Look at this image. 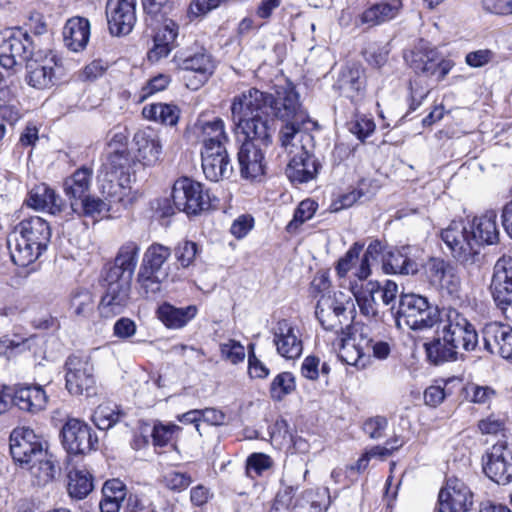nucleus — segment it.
<instances>
[{
	"mask_svg": "<svg viewBox=\"0 0 512 512\" xmlns=\"http://www.w3.org/2000/svg\"><path fill=\"white\" fill-rule=\"evenodd\" d=\"M270 94L251 87L234 96L231 102V119L238 137H252L271 143L272 129L262 113L269 106Z\"/></svg>",
	"mask_w": 512,
	"mask_h": 512,
	"instance_id": "nucleus-1",
	"label": "nucleus"
},
{
	"mask_svg": "<svg viewBox=\"0 0 512 512\" xmlns=\"http://www.w3.org/2000/svg\"><path fill=\"white\" fill-rule=\"evenodd\" d=\"M50 237V226L43 218L35 216L21 221L8 238L12 261L22 267L33 263L46 250Z\"/></svg>",
	"mask_w": 512,
	"mask_h": 512,
	"instance_id": "nucleus-2",
	"label": "nucleus"
},
{
	"mask_svg": "<svg viewBox=\"0 0 512 512\" xmlns=\"http://www.w3.org/2000/svg\"><path fill=\"white\" fill-rule=\"evenodd\" d=\"M334 331L336 337L332 344L342 362L358 369H365L371 364V338L352 323Z\"/></svg>",
	"mask_w": 512,
	"mask_h": 512,
	"instance_id": "nucleus-3",
	"label": "nucleus"
},
{
	"mask_svg": "<svg viewBox=\"0 0 512 512\" xmlns=\"http://www.w3.org/2000/svg\"><path fill=\"white\" fill-rule=\"evenodd\" d=\"M442 310L429 304L427 298L414 293L400 296L396 313L398 328L424 330L434 327L441 319Z\"/></svg>",
	"mask_w": 512,
	"mask_h": 512,
	"instance_id": "nucleus-4",
	"label": "nucleus"
},
{
	"mask_svg": "<svg viewBox=\"0 0 512 512\" xmlns=\"http://www.w3.org/2000/svg\"><path fill=\"white\" fill-rule=\"evenodd\" d=\"M353 309L354 303L349 293L328 291L318 299L315 314L324 329L337 330L346 323H351L347 312H352Z\"/></svg>",
	"mask_w": 512,
	"mask_h": 512,
	"instance_id": "nucleus-5",
	"label": "nucleus"
},
{
	"mask_svg": "<svg viewBox=\"0 0 512 512\" xmlns=\"http://www.w3.org/2000/svg\"><path fill=\"white\" fill-rule=\"evenodd\" d=\"M36 54L32 37L21 28H8L0 32V65L11 69L27 64Z\"/></svg>",
	"mask_w": 512,
	"mask_h": 512,
	"instance_id": "nucleus-6",
	"label": "nucleus"
},
{
	"mask_svg": "<svg viewBox=\"0 0 512 512\" xmlns=\"http://www.w3.org/2000/svg\"><path fill=\"white\" fill-rule=\"evenodd\" d=\"M438 329L448 336L459 353L474 351L478 345V334L473 324L454 308H443Z\"/></svg>",
	"mask_w": 512,
	"mask_h": 512,
	"instance_id": "nucleus-7",
	"label": "nucleus"
},
{
	"mask_svg": "<svg viewBox=\"0 0 512 512\" xmlns=\"http://www.w3.org/2000/svg\"><path fill=\"white\" fill-rule=\"evenodd\" d=\"M405 59L415 73L426 77L435 76L442 80L453 68L454 63L441 57L438 50L426 41H419Z\"/></svg>",
	"mask_w": 512,
	"mask_h": 512,
	"instance_id": "nucleus-8",
	"label": "nucleus"
},
{
	"mask_svg": "<svg viewBox=\"0 0 512 512\" xmlns=\"http://www.w3.org/2000/svg\"><path fill=\"white\" fill-rule=\"evenodd\" d=\"M467 225L464 220L452 221L441 231V239L453 258L463 265H472L477 261L480 252Z\"/></svg>",
	"mask_w": 512,
	"mask_h": 512,
	"instance_id": "nucleus-9",
	"label": "nucleus"
},
{
	"mask_svg": "<svg viewBox=\"0 0 512 512\" xmlns=\"http://www.w3.org/2000/svg\"><path fill=\"white\" fill-rule=\"evenodd\" d=\"M27 82L37 89L54 86L63 74L61 59L53 51H38L26 64Z\"/></svg>",
	"mask_w": 512,
	"mask_h": 512,
	"instance_id": "nucleus-10",
	"label": "nucleus"
},
{
	"mask_svg": "<svg viewBox=\"0 0 512 512\" xmlns=\"http://www.w3.org/2000/svg\"><path fill=\"white\" fill-rule=\"evenodd\" d=\"M66 388L73 395L96 393L94 367L89 356L71 355L66 360Z\"/></svg>",
	"mask_w": 512,
	"mask_h": 512,
	"instance_id": "nucleus-11",
	"label": "nucleus"
},
{
	"mask_svg": "<svg viewBox=\"0 0 512 512\" xmlns=\"http://www.w3.org/2000/svg\"><path fill=\"white\" fill-rule=\"evenodd\" d=\"M485 475L497 484L512 482V443L500 440L482 456Z\"/></svg>",
	"mask_w": 512,
	"mask_h": 512,
	"instance_id": "nucleus-12",
	"label": "nucleus"
},
{
	"mask_svg": "<svg viewBox=\"0 0 512 512\" xmlns=\"http://www.w3.org/2000/svg\"><path fill=\"white\" fill-rule=\"evenodd\" d=\"M171 196L178 211L187 215H197L209 206V197L203 186L187 177L175 181Z\"/></svg>",
	"mask_w": 512,
	"mask_h": 512,
	"instance_id": "nucleus-13",
	"label": "nucleus"
},
{
	"mask_svg": "<svg viewBox=\"0 0 512 512\" xmlns=\"http://www.w3.org/2000/svg\"><path fill=\"white\" fill-rule=\"evenodd\" d=\"M61 434L63 447L71 455H86L97 449V436L87 423L79 419H69Z\"/></svg>",
	"mask_w": 512,
	"mask_h": 512,
	"instance_id": "nucleus-14",
	"label": "nucleus"
},
{
	"mask_svg": "<svg viewBox=\"0 0 512 512\" xmlns=\"http://www.w3.org/2000/svg\"><path fill=\"white\" fill-rule=\"evenodd\" d=\"M269 106L275 116L285 123L305 125L308 122V116L299 102V95L289 83L277 87L275 98L270 95Z\"/></svg>",
	"mask_w": 512,
	"mask_h": 512,
	"instance_id": "nucleus-15",
	"label": "nucleus"
},
{
	"mask_svg": "<svg viewBox=\"0 0 512 512\" xmlns=\"http://www.w3.org/2000/svg\"><path fill=\"white\" fill-rule=\"evenodd\" d=\"M10 452L13 460L21 467L29 464L36 457L42 456L47 449L42 439L28 427L13 429L9 438Z\"/></svg>",
	"mask_w": 512,
	"mask_h": 512,
	"instance_id": "nucleus-16",
	"label": "nucleus"
},
{
	"mask_svg": "<svg viewBox=\"0 0 512 512\" xmlns=\"http://www.w3.org/2000/svg\"><path fill=\"white\" fill-rule=\"evenodd\" d=\"M473 505V492L457 477H450L438 495L439 512H468Z\"/></svg>",
	"mask_w": 512,
	"mask_h": 512,
	"instance_id": "nucleus-17",
	"label": "nucleus"
},
{
	"mask_svg": "<svg viewBox=\"0 0 512 512\" xmlns=\"http://www.w3.org/2000/svg\"><path fill=\"white\" fill-rule=\"evenodd\" d=\"M242 138V144L238 152L241 176L252 181L258 180L265 173L264 155L261 145L267 146L270 143L266 144L252 137ZM239 140L241 141L240 138Z\"/></svg>",
	"mask_w": 512,
	"mask_h": 512,
	"instance_id": "nucleus-18",
	"label": "nucleus"
},
{
	"mask_svg": "<svg viewBox=\"0 0 512 512\" xmlns=\"http://www.w3.org/2000/svg\"><path fill=\"white\" fill-rule=\"evenodd\" d=\"M106 290L99 304L100 315L113 318L124 312L130 300L131 282L126 279L105 277Z\"/></svg>",
	"mask_w": 512,
	"mask_h": 512,
	"instance_id": "nucleus-19",
	"label": "nucleus"
},
{
	"mask_svg": "<svg viewBox=\"0 0 512 512\" xmlns=\"http://www.w3.org/2000/svg\"><path fill=\"white\" fill-rule=\"evenodd\" d=\"M106 17L112 35L129 34L136 22V0H108Z\"/></svg>",
	"mask_w": 512,
	"mask_h": 512,
	"instance_id": "nucleus-20",
	"label": "nucleus"
},
{
	"mask_svg": "<svg viewBox=\"0 0 512 512\" xmlns=\"http://www.w3.org/2000/svg\"><path fill=\"white\" fill-rule=\"evenodd\" d=\"M491 293L496 306L503 312L512 305V258L501 257L494 266Z\"/></svg>",
	"mask_w": 512,
	"mask_h": 512,
	"instance_id": "nucleus-21",
	"label": "nucleus"
},
{
	"mask_svg": "<svg viewBox=\"0 0 512 512\" xmlns=\"http://www.w3.org/2000/svg\"><path fill=\"white\" fill-rule=\"evenodd\" d=\"M273 343L277 353L286 359L299 358L303 343L297 326L286 319L279 320L272 328Z\"/></svg>",
	"mask_w": 512,
	"mask_h": 512,
	"instance_id": "nucleus-22",
	"label": "nucleus"
},
{
	"mask_svg": "<svg viewBox=\"0 0 512 512\" xmlns=\"http://www.w3.org/2000/svg\"><path fill=\"white\" fill-rule=\"evenodd\" d=\"M485 349L512 363V327L506 323L490 322L482 329Z\"/></svg>",
	"mask_w": 512,
	"mask_h": 512,
	"instance_id": "nucleus-23",
	"label": "nucleus"
},
{
	"mask_svg": "<svg viewBox=\"0 0 512 512\" xmlns=\"http://www.w3.org/2000/svg\"><path fill=\"white\" fill-rule=\"evenodd\" d=\"M136 147V158L144 166H154L161 158L162 141L159 133L151 128L145 127L138 130L133 137Z\"/></svg>",
	"mask_w": 512,
	"mask_h": 512,
	"instance_id": "nucleus-24",
	"label": "nucleus"
},
{
	"mask_svg": "<svg viewBox=\"0 0 512 512\" xmlns=\"http://www.w3.org/2000/svg\"><path fill=\"white\" fill-rule=\"evenodd\" d=\"M282 148L290 158L306 157L309 154L308 146L312 136L304 128V125L285 123L279 133Z\"/></svg>",
	"mask_w": 512,
	"mask_h": 512,
	"instance_id": "nucleus-25",
	"label": "nucleus"
},
{
	"mask_svg": "<svg viewBox=\"0 0 512 512\" xmlns=\"http://www.w3.org/2000/svg\"><path fill=\"white\" fill-rule=\"evenodd\" d=\"M467 227L470 229L472 239L475 241L478 250L483 245H493L499 240V230L497 226V215L494 211L475 216L472 220H466Z\"/></svg>",
	"mask_w": 512,
	"mask_h": 512,
	"instance_id": "nucleus-26",
	"label": "nucleus"
},
{
	"mask_svg": "<svg viewBox=\"0 0 512 512\" xmlns=\"http://www.w3.org/2000/svg\"><path fill=\"white\" fill-rule=\"evenodd\" d=\"M178 25L171 19H164L154 30L153 46L148 52L150 62H158L169 55L175 46Z\"/></svg>",
	"mask_w": 512,
	"mask_h": 512,
	"instance_id": "nucleus-27",
	"label": "nucleus"
},
{
	"mask_svg": "<svg viewBox=\"0 0 512 512\" xmlns=\"http://www.w3.org/2000/svg\"><path fill=\"white\" fill-rule=\"evenodd\" d=\"M201 158L203 173L212 182L227 179L233 172L226 148L201 150Z\"/></svg>",
	"mask_w": 512,
	"mask_h": 512,
	"instance_id": "nucleus-28",
	"label": "nucleus"
},
{
	"mask_svg": "<svg viewBox=\"0 0 512 512\" xmlns=\"http://www.w3.org/2000/svg\"><path fill=\"white\" fill-rule=\"evenodd\" d=\"M139 251L140 247L136 242L128 241L124 243L119 248L114 265L106 275L110 279H126V281L131 282L137 266Z\"/></svg>",
	"mask_w": 512,
	"mask_h": 512,
	"instance_id": "nucleus-29",
	"label": "nucleus"
},
{
	"mask_svg": "<svg viewBox=\"0 0 512 512\" xmlns=\"http://www.w3.org/2000/svg\"><path fill=\"white\" fill-rule=\"evenodd\" d=\"M174 60L177 62L179 68L197 74V83L195 85L187 84V86L192 89H197L200 85L204 84L215 69V62L212 56L204 50L185 58L176 56Z\"/></svg>",
	"mask_w": 512,
	"mask_h": 512,
	"instance_id": "nucleus-30",
	"label": "nucleus"
},
{
	"mask_svg": "<svg viewBox=\"0 0 512 512\" xmlns=\"http://www.w3.org/2000/svg\"><path fill=\"white\" fill-rule=\"evenodd\" d=\"M197 135L202 143V150L226 148L228 136L225 132V123L221 118L213 120H199L196 125Z\"/></svg>",
	"mask_w": 512,
	"mask_h": 512,
	"instance_id": "nucleus-31",
	"label": "nucleus"
},
{
	"mask_svg": "<svg viewBox=\"0 0 512 512\" xmlns=\"http://www.w3.org/2000/svg\"><path fill=\"white\" fill-rule=\"evenodd\" d=\"M25 202L28 207L34 210L47 211L53 215L62 211L60 197L44 183L32 187L28 192Z\"/></svg>",
	"mask_w": 512,
	"mask_h": 512,
	"instance_id": "nucleus-32",
	"label": "nucleus"
},
{
	"mask_svg": "<svg viewBox=\"0 0 512 512\" xmlns=\"http://www.w3.org/2000/svg\"><path fill=\"white\" fill-rule=\"evenodd\" d=\"M365 84L366 79L363 68L360 65L353 64L341 70L335 86L346 97L355 99L363 96Z\"/></svg>",
	"mask_w": 512,
	"mask_h": 512,
	"instance_id": "nucleus-33",
	"label": "nucleus"
},
{
	"mask_svg": "<svg viewBox=\"0 0 512 512\" xmlns=\"http://www.w3.org/2000/svg\"><path fill=\"white\" fill-rule=\"evenodd\" d=\"M349 291L354 296L361 313L367 317H374L378 314V304L375 295L380 292V285L376 281L358 283L351 281Z\"/></svg>",
	"mask_w": 512,
	"mask_h": 512,
	"instance_id": "nucleus-34",
	"label": "nucleus"
},
{
	"mask_svg": "<svg viewBox=\"0 0 512 512\" xmlns=\"http://www.w3.org/2000/svg\"><path fill=\"white\" fill-rule=\"evenodd\" d=\"M11 398L19 409L27 412L43 410L47 403L46 393L39 385H19Z\"/></svg>",
	"mask_w": 512,
	"mask_h": 512,
	"instance_id": "nucleus-35",
	"label": "nucleus"
},
{
	"mask_svg": "<svg viewBox=\"0 0 512 512\" xmlns=\"http://www.w3.org/2000/svg\"><path fill=\"white\" fill-rule=\"evenodd\" d=\"M65 45L73 52L82 51L90 38V22L83 17L69 19L63 29Z\"/></svg>",
	"mask_w": 512,
	"mask_h": 512,
	"instance_id": "nucleus-36",
	"label": "nucleus"
},
{
	"mask_svg": "<svg viewBox=\"0 0 512 512\" xmlns=\"http://www.w3.org/2000/svg\"><path fill=\"white\" fill-rule=\"evenodd\" d=\"M401 0H385L367 8L361 15L362 24L374 27L395 19L401 9Z\"/></svg>",
	"mask_w": 512,
	"mask_h": 512,
	"instance_id": "nucleus-37",
	"label": "nucleus"
},
{
	"mask_svg": "<svg viewBox=\"0 0 512 512\" xmlns=\"http://www.w3.org/2000/svg\"><path fill=\"white\" fill-rule=\"evenodd\" d=\"M198 308L196 305L187 307H175L170 303H163L157 309L159 320L169 329H181L196 317Z\"/></svg>",
	"mask_w": 512,
	"mask_h": 512,
	"instance_id": "nucleus-38",
	"label": "nucleus"
},
{
	"mask_svg": "<svg viewBox=\"0 0 512 512\" xmlns=\"http://www.w3.org/2000/svg\"><path fill=\"white\" fill-rule=\"evenodd\" d=\"M23 468L29 471L33 484L37 486L48 485L55 479L58 472L56 461L48 450L29 464H25Z\"/></svg>",
	"mask_w": 512,
	"mask_h": 512,
	"instance_id": "nucleus-39",
	"label": "nucleus"
},
{
	"mask_svg": "<svg viewBox=\"0 0 512 512\" xmlns=\"http://www.w3.org/2000/svg\"><path fill=\"white\" fill-rule=\"evenodd\" d=\"M438 337L425 343L427 357L433 364H441L448 361H455L460 354L455 345L452 344L445 332L438 329Z\"/></svg>",
	"mask_w": 512,
	"mask_h": 512,
	"instance_id": "nucleus-40",
	"label": "nucleus"
},
{
	"mask_svg": "<svg viewBox=\"0 0 512 512\" xmlns=\"http://www.w3.org/2000/svg\"><path fill=\"white\" fill-rule=\"evenodd\" d=\"M319 169L316 158L310 154L302 157L290 158L286 175L292 182L306 183L313 180Z\"/></svg>",
	"mask_w": 512,
	"mask_h": 512,
	"instance_id": "nucleus-41",
	"label": "nucleus"
},
{
	"mask_svg": "<svg viewBox=\"0 0 512 512\" xmlns=\"http://www.w3.org/2000/svg\"><path fill=\"white\" fill-rule=\"evenodd\" d=\"M127 497V487L123 481L113 478L105 481L102 487L101 512H119L122 502Z\"/></svg>",
	"mask_w": 512,
	"mask_h": 512,
	"instance_id": "nucleus-42",
	"label": "nucleus"
},
{
	"mask_svg": "<svg viewBox=\"0 0 512 512\" xmlns=\"http://www.w3.org/2000/svg\"><path fill=\"white\" fill-rule=\"evenodd\" d=\"M409 246L389 251L384 260L383 267L387 273L394 274H415L418 271V264L408 257Z\"/></svg>",
	"mask_w": 512,
	"mask_h": 512,
	"instance_id": "nucleus-43",
	"label": "nucleus"
},
{
	"mask_svg": "<svg viewBox=\"0 0 512 512\" xmlns=\"http://www.w3.org/2000/svg\"><path fill=\"white\" fill-rule=\"evenodd\" d=\"M92 178V170L82 167L76 170L64 181V192L68 199L78 202L89 191Z\"/></svg>",
	"mask_w": 512,
	"mask_h": 512,
	"instance_id": "nucleus-44",
	"label": "nucleus"
},
{
	"mask_svg": "<svg viewBox=\"0 0 512 512\" xmlns=\"http://www.w3.org/2000/svg\"><path fill=\"white\" fill-rule=\"evenodd\" d=\"M428 274L433 284L454 291L458 288L459 278L455 276L450 264L442 259L434 258L428 263Z\"/></svg>",
	"mask_w": 512,
	"mask_h": 512,
	"instance_id": "nucleus-45",
	"label": "nucleus"
},
{
	"mask_svg": "<svg viewBox=\"0 0 512 512\" xmlns=\"http://www.w3.org/2000/svg\"><path fill=\"white\" fill-rule=\"evenodd\" d=\"M70 209L79 216L98 219L106 216L110 210V205L100 198L86 195L78 202L71 201Z\"/></svg>",
	"mask_w": 512,
	"mask_h": 512,
	"instance_id": "nucleus-46",
	"label": "nucleus"
},
{
	"mask_svg": "<svg viewBox=\"0 0 512 512\" xmlns=\"http://www.w3.org/2000/svg\"><path fill=\"white\" fill-rule=\"evenodd\" d=\"M170 256V248L161 244H152L144 253L141 267L169 277V272L164 268V265Z\"/></svg>",
	"mask_w": 512,
	"mask_h": 512,
	"instance_id": "nucleus-47",
	"label": "nucleus"
},
{
	"mask_svg": "<svg viewBox=\"0 0 512 512\" xmlns=\"http://www.w3.org/2000/svg\"><path fill=\"white\" fill-rule=\"evenodd\" d=\"M68 480V493L72 498L84 499L93 490L92 475L86 470H71Z\"/></svg>",
	"mask_w": 512,
	"mask_h": 512,
	"instance_id": "nucleus-48",
	"label": "nucleus"
},
{
	"mask_svg": "<svg viewBox=\"0 0 512 512\" xmlns=\"http://www.w3.org/2000/svg\"><path fill=\"white\" fill-rule=\"evenodd\" d=\"M142 114L148 120L170 126L175 125L179 119V109L174 105L164 103L146 105L143 107Z\"/></svg>",
	"mask_w": 512,
	"mask_h": 512,
	"instance_id": "nucleus-49",
	"label": "nucleus"
},
{
	"mask_svg": "<svg viewBox=\"0 0 512 512\" xmlns=\"http://www.w3.org/2000/svg\"><path fill=\"white\" fill-rule=\"evenodd\" d=\"M123 416L124 412L117 405L105 403L95 409L92 420L99 429L107 430L119 422Z\"/></svg>",
	"mask_w": 512,
	"mask_h": 512,
	"instance_id": "nucleus-50",
	"label": "nucleus"
},
{
	"mask_svg": "<svg viewBox=\"0 0 512 512\" xmlns=\"http://www.w3.org/2000/svg\"><path fill=\"white\" fill-rule=\"evenodd\" d=\"M296 388L295 378L290 372L278 374L270 384L272 399L281 401L285 396L291 394Z\"/></svg>",
	"mask_w": 512,
	"mask_h": 512,
	"instance_id": "nucleus-51",
	"label": "nucleus"
},
{
	"mask_svg": "<svg viewBox=\"0 0 512 512\" xmlns=\"http://www.w3.org/2000/svg\"><path fill=\"white\" fill-rule=\"evenodd\" d=\"M93 296L86 289L74 291L70 299V310L77 317H87L93 310Z\"/></svg>",
	"mask_w": 512,
	"mask_h": 512,
	"instance_id": "nucleus-52",
	"label": "nucleus"
},
{
	"mask_svg": "<svg viewBox=\"0 0 512 512\" xmlns=\"http://www.w3.org/2000/svg\"><path fill=\"white\" fill-rule=\"evenodd\" d=\"M168 279L165 274H159L143 267H140L137 282L146 295H155L161 289L163 281Z\"/></svg>",
	"mask_w": 512,
	"mask_h": 512,
	"instance_id": "nucleus-53",
	"label": "nucleus"
},
{
	"mask_svg": "<svg viewBox=\"0 0 512 512\" xmlns=\"http://www.w3.org/2000/svg\"><path fill=\"white\" fill-rule=\"evenodd\" d=\"M465 398L474 404H489L495 397V390L488 385H479L476 383H467L464 387Z\"/></svg>",
	"mask_w": 512,
	"mask_h": 512,
	"instance_id": "nucleus-54",
	"label": "nucleus"
},
{
	"mask_svg": "<svg viewBox=\"0 0 512 512\" xmlns=\"http://www.w3.org/2000/svg\"><path fill=\"white\" fill-rule=\"evenodd\" d=\"M317 207L318 205L314 200L305 199L301 201L295 210L293 219L287 225L288 231H295L304 222L310 220L314 216Z\"/></svg>",
	"mask_w": 512,
	"mask_h": 512,
	"instance_id": "nucleus-55",
	"label": "nucleus"
},
{
	"mask_svg": "<svg viewBox=\"0 0 512 512\" xmlns=\"http://www.w3.org/2000/svg\"><path fill=\"white\" fill-rule=\"evenodd\" d=\"M363 246L359 243H354L349 250L341 257L335 267L337 276L345 278L347 274L356 266L359 261V256Z\"/></svg>",
	"mask_w": 512,
	"mask_h": 512,
	"instance_id": "nucleus-56",
	"label": "nucleus"
},
{
	"mask_svg": "<svg viewBox=\"0 0 512 512\" xmlns=\"http://www.w3.org/2000/svg\"><path fill=\"white\" fill-rule=\"evenodd\" d=\"M220 352L223 359L236 365L245 360L246 353L244 346L234 339H229L220 345Z\"/></svg>",
	"mask_w": 512,
	"mask_h": 512,
	"instance_id": "nucleus-57",
	"label": "nucleus"
},
{
	"mask_svg": "<svg viewBox=\"0 0 512 512\" xmlns=\"http://www.w3.org/2000/svg\"><path fill=\"white\" fill-rule=\"evenodd\" d=\"M180 430L181 428L173 423H157L153 427V442L155 445L165 446Z\"/></svg>",
	"mask_w": 512,
	"mask_h": 512,
	"instance_id": "nucleus-58",
	"label": "nucleus"
},
{
	"mask_svg": "<svg viewBox=\"0 0 512 512\" xmlns=\"http://www.w3.org/2000/svg\"><path fill=\"white\" fill-rule=\"evenodd\" d=\"M199 252L195 242L185 241L180 243L175 249V257L183 268L189 267L195 260Z\"/></svg>",
	"mask_w": 512,
	"mask_h": 512,
	"instance_id": "nucleus-59",
	"label": "nucleus"
},
{
	"mask_svg": "<svg viewBox=\"0 0 512 512\" xmlns=\"http://www.w3.org/2000/svg\"><path fill=\"white\" fill-rule=\"evenodd\" d=\"M171 78L167 74H158L150 79L145 86L142 87L139 93V101H144L146 98L153 94L163 91L167 88Z\"/></svg>",
	"mask_w": 512,
	"mask_h": 512,
	"instance_id": "nucleus-60",
	"label": "nucleus"
},
{
	"mask_svg": "<svg viewBox=\"0 0 512 512\" xmlns=\"http://www.w3.org/2000/svg\"><path fill=\"white\" fill-rule=\"evenodd\" d=\"M249 348H250V352L248 354V373H249L250 377L251 378H259V379L267 378L269 375V369L254 354V352H253L254 345L251 344L249 346Z\"/></svg>",
	"mask_w": 512,
	"mask_h": 512,
	"instance_id": "nucleus-61",
	"label": "nucleus"
},
{
	"mask_svg": "<svg viewBox=\"0 0 512 512\" xmlns=\"http://www.w3.org/2000/svg\"><path fill=\"white\" fill-rule=\"evenodd\" d=\"M253 226L254 219L251 216L240 215L233 221L230 232L235 238L242 239L252 230Z\"/></svg>",
	"mask_w": 512,
	"mask_h": 512,
	"instance_id": "nucleus-62",
	"label": "nucleus"
},
{
	"mask_svg": "<svg viewBox=\"0 0 512 512\" xmlns=\"http://www.w3.org/2000/svg\"><path fill=\"white\" fill-rule=\"evenodd\" d=\"M106 69L107 63L102 60H94L82 69L79 76L84 81H94L101 77Z\"/></svg>",
	"mask_w": 512,
	"mask_h": 512,
	"instance_id": "nucleus-63",
	"label": "nucleus"
},
{
	"mask_svg": "<svg viewBox=\"0 0 512 512\" xmlns=\"http://www.w3.org/2000/svg\"><path fill=\"white\" fill-rule=\"evenodd\" d=\"M375 129L374 122L366 117L357 118L351 123L350 131L357 136L358 139L364 140Z\"/></svg>",
	"mask_w": 512,
	"mask_h": 512,
	"instance_id": "nucleus-64",
	"label": "nucleus"
}]
</instances>
